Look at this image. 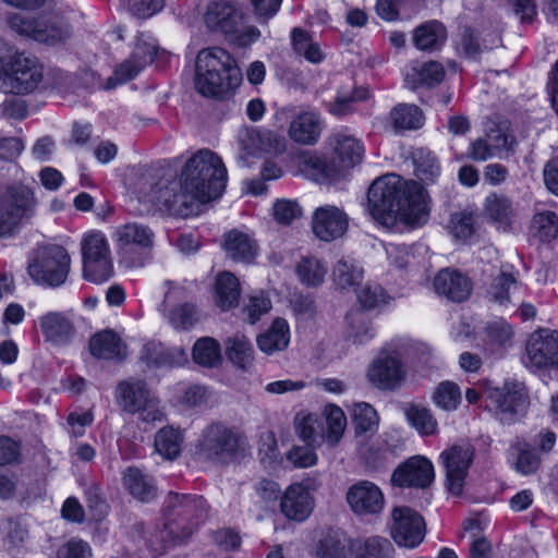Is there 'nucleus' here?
I'll list each match as a JSON object with an SVG mask.
<instances>
[{"instance_id": "15", "label": "nucleus", "mask_w": 558, "mask_h": 558, "mask_svg": "<svg viewBox=\"0 0 558 558\" xmlns=\"http://www.w3.org/2000/svg\"><path fill=\"white\" fill-rule=\"evenodd\" d=\"M345 498L352 512L362 519L378 518L385 507L383 490L371 481L351 485Z\"/></svg>"}, {"instance_id": "63", "label": "nucleus", "mask_w": 558, "mask_h": 558, "mask_svg": "<svg viewBox=\"0 0 558 558\" xmlns=\"http://www.w3.org/2000/svg\"><path fill=\"white\" fill-rule=\"evenodd\" d=\"M515 286L517 279L511 274L502 271L493 280L488 290V295L493 301L505 304L509 301L510 289Z\"/></svg>"}, {"instance_id": "28", "label": "nucleus", "mask_w": 558, "mask_h": 558, "mask_svg": "<svg viewBox=\"0 0 558 558\" xmlns=\"http://www.w3.org/2000/svg\"><path fill=\"white\" fill-rule=\"evenodd\" d=\"M238 142L246 154L254 150H278L283 147V138L270 131H259L252 126H243L239 130Z\"/></svg>"}, {"instance_id": "22", "label": "nucleus", "mask_w": 558, "mask_h": 558, "mask_svg": "<svg viewBox=\"0 0 558 558\" xmlns=\"http://www.w3.org/2000/svg\"><path fill=\"white\" fill-rule=\"evenodd\" d=\"M140 359L149 368L179 367L187 362V354L182 348H166L160 342L150 341L143 345Z\"/></svg>"}, {"instance_id": "50", "label": "nucleus", "mask_w": 558, "mask_h": 558, "mask_svg": "<svg viewBox=\"0 0 558 558\" xmlns=\"http://www.w3.org/2000/svg\"><path fill=\"white\" fill-rule=\"evenodd\" d=\"M271 300L264 292L248 295L244 299L241 315L243 320L254 325L263 315H266L271 310Z\"/></svg>"}, {"instance_id": "6", "label": "nucleus", "mask_w": 558, "mask_h": 558, "mask_svg": "<svg viewBox=\"0 0 558 558\" xmlns=\"http://www.w3.org/2000/svg\"><path fill=\"white\" fill-rule=\"evenodd\" d=\"M8 54V45L0 38V89L14 95L33 93L43 82V64L33 56L16 53L3 70Z\"/></svg>"}, {"instance_id": "59", "label": "nucleus", "mask_w": 558, "mask_h": 558, "mask_svg": "<svg viewBox=\"0 0 558 558\" xmlns=\"http://www.w3.org/2000/svg\"><path fill=\"white\" fill-rule=\"evenodd\" d=\"M433 399L438 408L445 411H452L457 409L461 400V392L454 383L442 381L435 389Z\"/></svg>"}, {"instance_id": "30", "label": "nucleus", "mask_w": 558, "mask_h": 558, "mask_svg": "<svg viewBox=\"0 0 558 558\" xmlns=\"http://www.w3.org/2000/svg\"><path fill=\"white\" fill-rule=\"evenodd\" d=\"M93 356L104 360H123L126 355L125 345L112 330H104L94 335L89 340Z\"/></svg>"}, {"instance_id": "13", "label": "nucleus", "mask_w": 558, "mask_h": 558, "mask_svg": "<svg viewBox=\"0 0 558 558\" xmlns=\"http://www.w3.org/2000/svg\"><path fill=\"white\" fill-rule=\"evenodd\" d=\"M526 366L533 369L558 368V331L539 329L526 341Z\"/></svg>"}, {"instance_id": "43", "label": "nucleus", "mask_w": 558, "mask_h": 558, "mask_svg": "<svg viewBox=\"0 0 558 558\" xmlns=\"http://www.w3.org/2000/svg\"><path fill=\"white\" fill-rule=\"evenodd\" d=\"M368 90L364 87H357L351 92L339 90L335 100L327 102V110L338 118L345 117L354 112V105L368 98Z\"/></svg>"}, {"instance_id": "14", "label": "nucleus", "mask_w": 558, "mask_h": 558, "mask_svg": "<svg viewBox=\"0 0 558 558\" xmlns=\"http://www.w3.org/2000/svg\"><path fill=\"white\" fill-rule=\"evenodd\" d=\"M391 536L396 544L407 548L418 546L425 537L423 517L409 507H396L391 513Z\"/></svg>"}, {"instance_id": "17", "label": "nucleus", "mask_w": 558, "mask_h": 558, "mask_svg": "<svg viewBox=\"0 0 558 558\" xmlns=\"http://www.w3.org/2000/svg\"><path fill=\"white\" fill-rule=\"evenodd\" d=\"M347 229L348 216L340 208L326 205L314 211L312 230L320 241H336L345 233Z\"/></svg>"}, {"instance_id": "33", "label": "nucleus", "mask_w": 558, "mask_h": 558, "mask_svg": "<svg viewBox=\"0 0 558 558\" xmlns=\"http://www.w3.org/2000/svg\"><path fill=\"white\" fill-rule=\"evenodd\" d=\"M485 214L499 231L512 230L514 209L507 196L495 193L488 195L485 199Z\"/></svg>"}, {"instance_id": "44", "label": "nucleus", "mask_w": 558, "mask_h": 558, "mask_svg": "<svg viewBox=\"0 0 558 558\" xmlns=\"http://www.w3.org/2000/svg\"><path fill=\"white\" fill-rule=\"evenodd\" d=\"M226 354L240 368H247L253 362L254 349L244 335H235L226 341Z\"/></svg>"}, {"instance_id": "27", "label": "nucleus", "mask_w": 558, "mask_h": 558, "mask_svg": "<svg viewBox=\"0 0 558 558\" xmlns=\"http://www.w3.org/2000/svg\"><path fill=\"white\" fill-rule=\"evenodd\" d=\"M241 287L239 279L230 271H221L216 276L214 288L215 305L228 312L239 305Z\"/></svg>"}, {"instance_id": "29", "label": "nucleus", "mask_w": 558, "mask_h": 558, "mask_svg": "<svg viewBox=\"0 0 558 558\" xmlns=\"http://www.w3.org/2000/svg\"><path fill=\"white\" fill-rule=\"evenodd\" d=\"M39 325L45 338L58 344L68 343L75 332L71 320L60 312L45 314L40 317Z\"/></svg>"}, {"instance_id": "16", "label": "nucleus", "mask_w": 558, "mask_h": 558, "mask_svg": "<svg viewBox=\"0 0 558 558\" xmlns=\"http://www.w3.org/2000/svg\"><path fill=\"white\" fill-rule=\"evenodd\" d=\"M434 480V466L423 456H414L400 464L392 473V484L400 487L425 488Z\"/></svg>"}, {"instance_id": "39", "label": "nucleus", "mask_w": 558, "mask_h": 558, "mask_svg": "<svg viewBox=\"0 0 558 558\" xmlns=\"http://www.w3.org/2000/svg\"><path fill=\"white\" fill-rule=\"evenodd\" d=\"M331 276L335 284L344 290L362 282L364 269L354 259L342 257L335 264Z\"/></svg>"}, {"instance_id": "54", "label": "nucleus", "mask_w": 558, "mask_h": 558, "mask_svg": "<svg viewBox=\"0 0 558 558\" xmlns=\"http://www.w3.org/2000/svg\"><path fill=\"white\" fill-rule=\"evenodd\" d=\"M379 422L376 410L368 403H357L353 409V424L355 434L374 433Z\"/></svg>"}, {"instance_id": "61", "label": "nucleus", "mask_w": 558, "mask_h": 558, "mask_svg": "<svg viewBox=\"0 0 558 558\" xmlns=\"http://www.w3.org/2000/svg\"><path fill=\"white\" fill-rule=\"evenodd\" d=\"M450 232L457 240H468L475 233V217L471 213H454L451 215Z\"/></svg>"}, {"instance_id": "36", "label": "nucleus", "mask_w": 558, "mask_h": 558, "mask_svg": "<svg viewBox=\"0 0 558 558\" xmlns=\"http://www.w3.org/2000/svg\"><path fill=\"white\" fill-rule=\"evenodd\" d=\"M290 340L289 325L283 318H276L269 329L257 337V345L260 351L272 354L284 350Z\"/></svg>"}, {"instance_id": "18", "label": "nucleus", "mask_w": 558, "mask_h": 558, "mask_svg": "<svg viewBox=\"0 0 558 558\" xmlns=\"http://www.w3.org/2000/svg\"><path fill=\"white\" fill-rule=\"evenodd\" d=\"M204 22L213 33L233 35L239 32L242 23V12L227 1L213 2L207 7Z\"/></svg>"}, {"instance_id": "52", "label": "nucleus", "mask_w": 558, "mask_h": 558, "mask_svg": "<svg viewBox=\"0 0 558 558\" xmlns=\"http://www.w3.org/2000/svg\"><path fill=\"white\" fill-rule=\"evenodd\" d=\"M464 531L469 533L471 537L469 547L470 558H492V543L481 534V526L478 521H466L464 524Z\"/></svg>"}, {"instance_id": "20", "label": "nucleus", "mask_w": 558, "mask_h": 558, "mask_svg": "<svg viewBox=\"0 0 558 558\" xmlns=\"http://www.w3.org/2000/svg\"><path fill=\"white\" fill-rule=\"evenodd\" d=\"M328 146L339 171L353 168L364 156V146L360 140L345 133H336L328 137Z\"/></svg>"}, {"instance_id": "42", "label": "nucleus", "mask_w": 558, "mask_h": 558, "mask_svg": "<svg viewBox=\"0 0 558 558\" xmlns=\"http://www.w3.org/2000/svg\"><path fill=\"white\" fill-rule=\"evenodd\" d=\"M183 434L180 429L166 426L155 436V449L165 459L174 460L181 453Z\"/></svg>"}, {"instance_id": "64", "label": "nucleus", "mask_w": 558, "mask_h": 558, "mask_svg": "<svg viewBox=\"0 0 558 558\" xmlns=\"http://www.w3.org/2000/svg\"><path fill=\"white\" fill-rule=\"evenodd\" d=\"M274 218L278 223L290 225L293 220L302 216L301 206L289 199H280L274 204Z\"/></svg>"}, {"instance_id": "4", "label": "nucleus", "mask_w": 558, "mask_h": 558, "mask_svg": "<svg viewBox=\"0 0 558 558\" xmlns=\"http://www.w3.org/2000/svg\"><path fill=\"white\" fill-rule=\"evenodd\" d=\"M206 514L207 506L202 496L170 492L163 502L161 539L167 545L184 543Z\"/></svg>"}, {"instance_id": "45", "label": "nucleus", "mask_w": 558, "mask_h": 558, "mask_svg": "<svg viewBox=\"0 0 558 558\" xmlns=\"http://www.w3.org/2000/svg\"><path fill=\"white\" fill-rule=\"evenodd\" d=\"M327 266L318 258L302 257L296 266V275L299 280L310 287H319L326 277Z\"/></svg>"}, {"instance_id": "7", "label": "nucleus", "mask_w": 558, "mask_h": 558, "mask_svg": "<svg viewBox=\"0 0 558 558\" xmlns=\"http://www.w3.org/2000/svg\"><path fill=\"white\" fill-rule=\"evenodd\" d=\"M482 392L486 408L504 424L515 422L530 405L525 386L518 380H506L501 387L484 380Z\"/></svg>"}, {"instance_id": "32", "label": "nucleus", "mask_w": 558, "mask_h": 558, "mask_svg": "<svg viewBox=\"0 0 558 558\" xmlns=\"http://www.w3.org/2000/svg\"><path fill=\"white\" fill-rule=\"evenodd\" d=\"M122 481L124 488L142 502H149L157 495L154 478L135 466H130L123 472Z\"/></svg>"}, {"instance_id": "2", "label": "nucleus", "mask_w": 558, "mask_h": 558, "mask_svg": "<svg viewBox=\"0 0 558 558\" xmlns=\"http://www.w3.org/2000/svg\"><path fill=\"white\" fill-rule=\"evenodd\" d=\"M367 201L372 216L383 223L398 215L407 226L417 228L425 225L429 217L423 186L395 173L376 179L368 189Z\"/></svg>"}, {"instance_id": "11", "label": "nucleus", "mask_w": 558, "mask_h": 558, "mask_svg": "<svg viewBox=\"0 0 558 558\" xmlns=\"http://www.w3.org/2000/svg\"><path fill=\"white\" fill-rule=\"evenodd\" d=\"M474 454V447L466 441L454 444L440 453L439 459L446 470V487L450 494H462Z\"/></svg>"}, {"instance_id": "41", "label": "nucleus", "mask_w": 558, "mask_h": 558, "mask_svg": "<svg viewBox=\"0 0 558 558\" xmlns=\"http://www.w3.org/2000/svg\"><path fill=\"white\" fill-rule=\"evenodd\" d=\"M304 171L315 182H325L335 179L340 171L333 159L328 162L324 157L306 154L302 157Z\"/></svg>"}, {"instance_id": "25", "label": "nucleus", "mask_w": 558, "mask_h": 558, "mask_svg": "<svg viewBox=\"0 0 558 558\" xmlns=\"http://www.w3.org/2000/svg\"><path fill=\"white\" fill-rule=\"evenodd\" d=\"M320 116L315 111H305L293 118L289 128L290 138L299 144L314 145L322 133Z\"/></svg>"}, {"instance_id": "53", "label": "nucleus", "mask_w": 558, "mask_h": 558, "mask_svg": "<svg viewBox=\"0 0 558 558\" xmlns=\"http://www.w3.org/2000/svg\"><path fill=\"white\" fill-rule=\"evenodd\" d=\"M512 449L517 452L514 469L522 475L535 473L541 465L539 456L531 448V445L524 440H518Z\"/></svg>"}, {"instance_id": "10", "label": "nucleus", "mask_w": 558, "mask_h": 558, "mask_svg": "<svg viewBox=\"0 0 558 558\" xmlns=\"http://www.w3.org/2000/svg\"><path fill=\"white\" fill-rule=\"evenodd\" d=\"M36 205L29 187L22 184L9 186L0 196V230L5 231L8 238L15 234L20 223L35 215Z\"/></svg>"}, {"instance_id": "51", "label": "nucleus", "mask_w": 558, "mask_h": 558, "mask_svg": "<svg viewBox=\"0 0 558 558\" xmlns=\"http://www.w3.org/2000/svg\"><path fill=\"white\" fill-rule=\"evenodd\" d=\"M324 415L327 425L326 441L335 447L341 440L347 426L344 412L339 407L329 404L325 408Z\"/></svg>"}, {"instance_id": "46", "label": "nucleus", "mask_w": 558, "mask_h": 558, "mask_svg": "<svg viewBox=\"0 0 558 558\" xmlns=\"http://www.w3.org/2000/svg\"><path fill=\"white\" fill-rule=\"evenodd\" d=\"M408 422L422 436H433L438 432V423L432 411L425 407L410 404L405 410Z\"/></svg>"}, {"instance_id": "49", "label": "nucleus", "mask_w": 558, "mask_h": 558, "mask_svg": "<svg viewBox=\"0 0 558 558\" xmlns=\"http://www.w3.org/2000/svg\"><path fill=\"white\" fill-rule=\"evenodd\" d=\"M113 239L120 244H151L154 232L148 226L130 222L119 227Z\"/></svg>"}, {"instance_id": "40", "label": "nucleus", "mask_w": 558, "mask_h": 558, "mask_svg": "<svg viewBox=\"0 0 558 558\" xmlns=\"http://www.w3.org/2000/svg\"><path fill=\"white\" fill-rule=\"evenodd\" d=\"M415 175L422 182L432 184L440 177V166L434 154L426 148H416L412 153Z\"/></svg>"}, {"instance_id": "34", "label": "nucleus", "mask_w": 558, "mask_h": 558, "mask_svg": "<svg viewBox=\"0 0 558 558\" xmlns=\"http://www.w3.org/2000/svg\"><path fill=\"white\" fill-rule=\"evenodd\" d=\"M485 333L487 337V349L496 357H502L512 347L513 328L502 318L489 322L485 327Z\"/></svg>"}, {"instance_id": "35", "label": "nucleus", "mask_w": 558, "mask_h": 558, "mask_svg": "<svg viewBox=\"0 0 558 558\" xmlns=\"http://www.w3.org/2000/svg\"><path fill=\"white\" fill-rule=\"evenodd\" d=\"M447 39V31L438 21H428L414 29V46L422 51H435L442 47Z\"/></svg>"}, {"instance_id": "62", "label": "nucleus", "mask_w": 558, "mask_h": 558, "mask_svg": "<svg viewBox=\"0 0 558 558\" xmlns=\"http://www.w3.org/2000/svg\"><path fill=\"white\" fill-rule=\"evenodd\" d=\"M143 68L131 57L117 65L113 75L110 76L105 85L106 89H112L118 84H124L133 80Z\"/></svg>"}, {"instance_id": "9", "label": "nucleus", "mask_w": 558, "mask_h": 558, "mask_svg": "<svg viewBox=\"0 0 558 558\" xmlns=\"http://www.w3.org/2000/svg\"><path fill=\"white\" fill-rule=\"evenodd\" d=\"M70 264L64 246H38L29 255L27 272L35 283L58 288L65 282Z\"/></svg>"}, {"instance_id": "24", "label": "nucleus", "mask_w": 558, "mask_h": 558, "mask_svg": "<svg viewBox=\"0 0 558 558\" xmlns=\"http://www.w3.org/2000/svg\"><path fill=\"white\" fill-rule=\"evenodd\" d=\"M434 288L452 302H463L471 294L472 283L463 274L446 268L435 277Z\"/></svg>"}, {"instance_id": "1", "label": "nucleus", "mask_w": 558, "mask_h": 558, "mask_svg": "<svg viewBox=\"0 0 558 558\" xmlns=\"http://www.w3.org/2000/svg\"><path fill=\"white\" fill-rule=\"evenodd\" d=\"M227 181L222 159L209 149H201L184 165L180 181L160 186L151 201L173 216L197 215L203 204L222 195Z\"/></svg>"}, {"instance_id": "31", "label": "nucleus", "mask_w": 558, "mask_h": 558, "mask_svg": "<svg viewBox=\"0 0 558 558\" xmlns=\"http://www.w3.org/2000/svg\"><path fill=\"white\" fill-rule=\"evenodd\" d=\"M445 77L444 66L436 61L416 63L407 72L404 84L408 88L415 90L418 87H434L441 83Z\"/></svg>"}, {"instance_id": "26", "label": "nucleus", "mask_w": 558, "mask_h": 558, "mask_svg": "<svg viewBox=\"0 0 558 558\" xmlns=\"http://www.w3.org/2000/svg\"><path fill=\"white\" fill-rule=\"evenodd\" d=\"M117 402L128 413H136L143 404L153 398L146 383L140 379H128L119 383L116 390Z\"/></svg>"}, {"instance_id": "60", "label": "nucleus", "mask_w": 558, "mask_h": 558, "mask_svg": "<svg viewBox=\"0 0 558 558\" xmlns=\"http://www.w3.org/2000/svg\"><path fill=\"white\" fill-rule=\"evenodd\" d=\"M119 265L125 268L144 266L150 258V246H120Z\"/></svg>"}, {"instance_id": "8", "label": "nucleus", "mask_w": 558, "mask_h": 558, "mask_svg": "<svg viewBox=\"0 0 558 558\" xmlns=\"http://www.w3.org/2000/svg\"><path fill=\"white\" fill-rule=\"evenodd\" d=\"M8 22L11 29L20 36L48 46L64 44L72 34L69 22L54 13L37 17L26 13H14L9 16Z\"/></svg>"}, {"instance_id": "57", "label": "nucleus", "mask_w": 558, "mask_h": 558, "mask_svg": "<svg viewBox=\"0 0 558 558\" xmlns=\"http://www.w3.org/2000/svg\"><path fill=\"white\" fill-rule=\"evenodd\" d=\"M532 225L541 242L556 240L558 235V216L556 213L549 210L538 213L534 215Z\"/></svg>"}, {"instance_id": "12", "label": "nucleus", "mask_w": 558, "mask_h": 558, "mask_svg": "<svg viewBox=\"0 0 558 558\" xmlns=\"http://www.w3.org/2000/svg\"><path fill=\"white\" fill-rule=\"evenodd\" d=\"M367 379L380 390L392 391L407 377V368L396 351H381L367 368Z\"/></svg>"}, {"instance_id": "19", "label": "nucleus", "mask_w": 558, "mask_h": 558, "mask_svg": "<svg viewBox=\"0 0 558 558\" xmlns=\"http://www.w3.org/2000/svg\"><path fill=\"white\" fill-rule=\"evenodd\" d=\"M83 277L93 283H102L113 275V263L108 246H82Z\"/></svg>"}, {"instance_id": "56", "label": "nucleus", "mask_w": 558, "mask_h": 558, "mask_svg": "<svg viewBox=\"0 0 558 558\" xmlns=\"http://www.w3.org/2000/svg\"><path fill=\"white\" fill-rule=\"evenodd\" d=\"M168 323L177 330H189L198 320L195 305L183 303L171 308L167 315Z\"/></svg>"}, {"instance_id": "21", "label": "nucleus", "mask_w": 558, "mask_h": 558, "mask_svg": "<svg viewBox=\"0 0 558 558\" xmlns=\"http://www.w3.org/2000/svg\"><path fill=\"white\" fill-rule=\"evenodd\" d=\"M314 507V501L308 489L300 483L290 485L284 492L280 509L289 520L302 522L308 518Z\"/></svg>"}, {"instance_id": "55", "label": "nucleus", "mask_w": 558, "mask_h": 558, "mask_svg": "<svg viewBox=\"0 0 558 558\" xmlns=\"http://www.w3.org/2000/svg\"><path fill=\"white\" fill-rule=\"evenodd\" d=\"M395 548L390 541L383 536L365 538L355 558H393Z\"/></svg>"}, {"instance_id": "23", "label": "nucleus", "mask_w": 558, "mask_h": 558, "mask_svg": "<svg viewBox=\"0 0 558 558\" xmlns=\"http://www.w3.org/2000/svg\"><path fill=\"white\" fill-rule=\"evenodd\" d=\"M0 538L3 548L11 555L21 554L29 542V526L20 515L0 520Z\"/></svg>"}, {"instance_id": "37", "label": "nucleus", "mask_w": 558, "mask_h": 558, "mask_svg": "<svg viewBox=\"0 0 558 558\" xmlns=\"http://www.w3.org/2000/svg\"><path fill=\"white\" fill-rule=\"evenodd\" d=\"M484 136L499 156L504 151L511 150L515 144L510 122L507 120H492L488 122Z\"/></svg>"}, {"instance_id": "3", "label": "nucleus", "mask_w": 558, "mask_h": 558, "mask_svg": "<svg viewBox=\"0 0 558 558\" xmlns=\"http://www.w3.org/2000/svg\"><path fill=\"white\" fill-rule=\"evenodd\" d=\"M241 80V71L227 50L209 47L197 53L195 88L203 96L222 98L239 86Z\"/></svg>"}, {"instance_id": "5", "label": "nucleus", "mask_w": 558, "mask_h": 558, "mask_svg": "<svg viewBox=\"0 0 558 558\" xmlns=\"http://www.w3.org/2000/svg\"><path fill=\"white\" fill-rule=\"evenodd\" d=\"M247 450V439L238 428L215 422L206 426L195 445L197 459L219 465H228Z\"/></svg>"}, {"instance_id": "58", "label": "nucleus", "mask_w": 558, "mask_h": 558, "mask_svg": "<svg viewBox=\"0 0 558 558\" xmlns=\"http://www.w3.org/2000/svg\"><path fill=\"white\" fill-rule=\"evenodd\" d=\"M157 52L158 45L156 39L148 34L142 33L136 37L135 46L130 57L144 69L154 61Z\"/></svg>"}, {"instance_id": "48", "label": "nucleus", "mask_w": 558, "mask_h": 558, "mask_svg": "<svg viewBox=\"0 0 558 558\" xmlns=\"http://www.w3.org/2000/svg\"><path fill=\"white\" fill-rule=\"evenodd\" d=\"M390 119L396 129L416 130L423 125L424 116L417 106L400 104L391 110Z\"/></svg>"}, {"instance_id": "47", "label": "nucleus", "mask_w": 558, "mask_h": 558, "mask_svg": "<svg viewBox=\"0 0 558 558\" xmlns=\"http://www.w3.org/2000/svg\"><path fill=\"white\" fill-rule=\"evenodd\" d=\"M192 355L196 364L204 367H215L221 362L220 344L214 338H201L194 343Z\"/></svg>"}, {"instance_id": "38", "label": "nucleus", "mask_w": 558, "mask_h": 558, "mask_svg": "<svg viewBox=\"0 0 558 558\" xmlns=\"http://www.w3.org/2000/svg\"><path fill=\"white\" fill-rule=\"evenodd\" d=\"M314 558H348L347 537L338 531H330L318 539L314 548Z\"/></svg>"}]
</instances>
